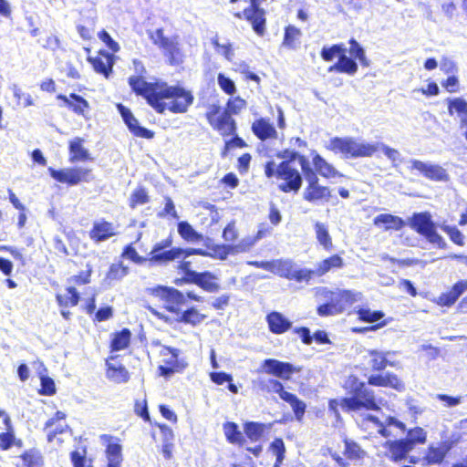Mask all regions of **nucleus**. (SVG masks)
Segmentation results:
<instances>
[{
    "mask_svg": "<svg viewBox=\"0 0 467 467\" xmlns=\"http://www.w3.org/2000/svg\"><path fill=\"white\" fill-rule=\"evenodd\" d=\"M284 401L290 404L296 420H301L306 411V404L300 400L295 394H285Z\"/></svg>",
    "mask_w": 467,
    "mask_h": 467,
    "instance_id": "nucleus-45",
    "label": "nucleus"
},
{
    "mask_svg": "<svg viewBox=\"0 0 467 467\" xmlns=\"http://www.w3.org/2000/svg\"><path fill=\"white\" fill-rule=\"evenodd\" d=\"M277 180L281 181L278 188L283 192H297L303 182L301 173L290 165V161H282L278 164Z\"/></svg>",
    "mask_w": 467,
    "mask_h": 467,
    "instance_id": "nucleus-7",
    "label": "nucleus"
},
{
    "mask_svg": "<svg viewBox=\"0 0 467 467\" xmlns=\"http://www.w3.org/2000/svg\"><path fill=\"white\" fill-rule=\"evenodd\" d=\"M4 423L6 427V432L0 433V448L8 450L14 443L15 436L12 432L11 420L9 416L4 418Z\"/></svg>",
    "mask_w": 467,
    "mask_h": 467,
    "instance_id": "nucleus-49",
    "label": "nucleus"
},
{
    "mask_svg": "<svg viewBox=\"0 0 467 467\" xmlns=\"http://www.w3.org/2000/svg\"><path fill=\"white\" fill-rule=\"evenodd\" d=\"M373 222L376 226L383 225L386 231H399L405 226V222L400 217L389 213L379 214L374 218Z\"/></svg>",
    "mask_w": 467,
    "mask_h": 467,
    "instance_id": "nucleus-25",
    "label": "nucleus"
},
{
    "mask_svg": "<svg viewBox=\"0 0 467 467\" xmlns=\"http://www.w3.org/2000/svg\"><path fill=\"white\" fill-rule=\"evenodd\" d=\"M226 440L230 443L242 444L244 442V437L242 432L238 429V425L234 422L227 421L223 426Z\"/></svg>",
    "mask_w": 467,
    "mask_h": 467,
    "instance_id": "nucleus-39",
    "label": "nucleus"
},
{
    "mask_svg": "<svg viewBox=\"0 0 467 467\" xmlns=\"http://www.w3.org/2000/svg\"><path fill=\"white\" fill-rule=\"evenodd\" d=\"M178 233L186 241L195 243L202 240V235L197 233L187 222L178 223Z\"/></svg>",
    "mask_w": 467,
    "mask_h": 467,
    "instance_id": "nucleus-43",
    "label": "nucleus"
},
{
    "mask_svg": "<svg viewBox=\"0 0 467 467\" xmlns=\"http://www.w3.org/2000/svg\"><path fill=\"white\" fill-rule=\"evenodd\" d=\"M11 89L13 91L15 98H16L18 99V103L20 102V100H23L24 107H28V106L33 105V99H32L30 94L24 93L16 84H14L12 86Z\"/></svg>",
    "mask_w": 467,
    "mask_h": 467,
    "instance_id": "nucleus-61",
    "label": "nucleus"
},
{
    "mask_svg": "<svg viewBox=\"0 0 467 467\" xmlns=\"http://www.w3.org/2000/svg\"><path fill=\"white\" fill-rule=\"evenodd\" d=\"M164 55L168 57L170 64L179 65L182 62V54L179 48L178 43L173 39H170L165 42V45L161 47Z\"/></svg>",
    "mask_w": 467,
    "mask_h": 467,
    "instance_id": "nucleus-31",
    "label": "nucleus"
},
{
    "mask_svg": "<svg viewBox=\"0 0 467 467\" xmlns=\"http://www.w3.org/2000/svg\"><path fill=\"white\" fill-rule=\"evenodd\" d=\"M269 330L274 334H283L292 327V322L289 321L282 313L272 311L266 317Z\"/></svg>",
    "mask_w": 467,
    "mask_h": 467,
    "instance_id": "nucleus-18",
    "label": "nucleus"
},
{
    "mask_svg": "<svg viewBox=\"0 0 467 467\" xmlns=\"http://www.w3.org/2000/svg\"><path fill=\"white\" fill-rule=\"evenodd\" d=\"M303 197L306 201L315 203L328 202L330 198V189L320 184L306 187Z\"/></svg>",
    "mask_w": 467,
    "mask_h": 467,
    "instance_id": "nucleus-21",
    "label": "nucleus"
},
{
    "mask_svg": "<svg viewBox=\"0 0 467 467\" xmlns=\"http://www.w3.org/2000/svg\"><path fill=\"white\" fill-rule=\"evenodd\" d=\"M50 175L56 181L62 183L76 185L81 181H88L89 171L84 168H68L62 170L48 169Z\"/></svg>",
    "mask_w": 467,
    "mask_h": 467,
    "instance_id": "nucleus-11",
    "label": "nucleus"
},
{
    "mask_svg": "<svg viewBox=\"0 0 467 467\" xmlns=\"http://www.w3.org/2000/svg\"><path fill=\"white\" fill-rule=\"evenodd\" d=\"M343 51H347L344 44H335L331 47H324L320 52V56L325 61L329 62L337 56L339 57Z\"/></svg>",
    "mask_w": 467,
    "mask_h": 467,
    "instance_id": "nucleus-52",
    "label": "nucleus"
},
{
    "mask_svg": "<svg viewBox=\"0 0 467 467\" xmlns=\"http://www.w3.org/2000/svg\"><path fill=\"white\" fill-rule=\"evenodd\" d=\"M117 108L130 132L140 138H153L154 133L151 130L140 126L138 119L133 116L132 112L128 108L122 104H118Z\"/></svg>",
    "mask_w": 467,
    "mask_h": 467,
    "instance_id": "nucleus-14",
    "label": "nucleus"
},
{
    "mask_svg": "<svg viewBox=\"0 0 467 467\" xmlns=\"http://www.w3.org/2000/svg\"><path fill=\"white\" fill-rule=\"evenodd\" d=\"M263 370L281 379L288 380L296 372L295 367L288 362H283L274 358H267L262 364Z\"/></svg>",
    "mask_w": 467,
    "mask_h": 467,
    "instance_id": "nucleus-13",
    "label": "nucleus"
},
{
    "mask_svg": "<svg viewBox=\"0 0 467 467\" xmlns=\"http://www.w3.org/2000/svg\"><path fill=\"white\" fill-rule=\"evenodd\" d=\"M349 382L353 396L342 400V409L348 411H358L363 408L371 410H379L373 391L366 387L364 382L357 379H350Z\"/></svg>",
    "mask_w": 467,
    "mask_h": 467,
    "instance_id": "nucleus-2",
    "label": "nucleus"
},
{
    "mask_svg": "<svg viewBox=\"0 0 467 467\" xmlns=\"http://www.w3.org/2000/svg\"><path fill=\"white\" fill-rule=\"evenodd\" d=\"M449 114L452 115L453 112H457L458 115L462 118V116L467 115V102L465 99L462 98H456L449 100L448 107Z\"/></svg>",
    "mask_w": 467,
    "mask_h": 467,
    "instance_id": "nucleus-55",
    "label": "nucleus"
},
{
    "mask_svg": "<svg viewBox=\"0 0 467 467\" xmlns=\"http://www.w3.org/2000/svg\"><path fill=\"white\" fill-rule=\"evenodd\" d=\"M129 84L138 95L144 97L147 102L159 113L166 109L165 102L161 101L162 83H150L144 77H130Z\"/></svg>",
    "mask_w": 467,
    "mask_h": 467,
    "instance_id": "nucleus-3",
    "label": "nucleus"
},
{
    "mask_svg": "<svg viewBox=\"0 0 467 467\" xmlns=\"http://www.w3.org/2000/svg\"><path fill=\"white\" fill-rule=\"evenodd\" d=\"M56 298L60 307L67 308L78 304L79 294L75 287L69 286L66 289L65 294H57Z\"/></svg>",
    "mask_w": 467,
    "mask_h": 467,
    "instance_id": "nucleus-30",
    "label": "nucleus"
},
{
    "mask_svg": "<svg viewBox=\"0 0 467 467\" xmlns=\"http://www.w3.org/2000/svg\"><path fill=\"white\" fill-rule=\"evenodd\" d=\"M82 140L80 138H76L69 143V150L72 154L70 161L74 162L76 161H87L89 159V153L87 149L82 146Z\"/></svg>",
    "mask_w": 467,
    "mask_h": 467,
    "instance_id": "nucleus-36",
    "label": "nucleus"
},
{
    "mask_svg": "<svg viewBox=\"0 0 467 467\" xmlns=\"http://www.w3.org/2000/svg\"><path fill=\"white\" fill-rule=\"evenodd\" d=\"M313 165L321 176L330 179L335 178L337 176H342L339 171H337L333 165L328 163L322 156L319 154H315L313 157Z\"/></svg>",
    "mask_w": 467,
    "mask_h": 467,
    "instance_id": "nucleus-26",
    "label": "nucleus"
},
{
    "mask_svg": "<svg viewBox=\"0 0 467 467\" xmlns=\"http://www.w3.org/2000/svg\"><path fill=\"white\" fill-rule=\"evenodd\" d=\"M245 107V101L240 98L230 99L227 103L224 112L229 114H238Z\"/></svg>",
    "mask_w": 467,
    "mask_h": 467,
    "instance_id": "nucleus-63",
    "label": "nucleus"
},
{
    "mask_svg": "<svg viewBox=\"0 0 467 467\" xmlns=\"http://www.w3.org/2000/svg\"><path fill=\"white\" fill-rule=\"evenodd\" d=\"M101 444L106 446L107 467H120L122 462L121 445L116 442V438L111 435L99 436Z\"/></svg>",
    "mask_w": 467,
    "mask_h": 467,
    "instance_id": "nucleus-12",
    "label": "nucleus"
},
{
    "mask_svg": "<svg viewBox=\"0 0 467 467\" xmlns=\"http://www.w3.org/2000/svg\"><path fill=\"white\" fill-rule=\"evenodd\" d=\"M347 51H343L337 63L328 67V72L346 73L353 76L358 71V63L350 57L346 55Z\"/></svg>",
    "mask_w": 467,
    "mask_h": 467,
    "instance_id": "nucleus-20",
    "label": "nucleus"
},
{
    "mask_svg": "<svg viewBox=\"0 0 467 467\" xmlns=\"http://www.w3.org/2000/svg\"><path fill=\"white\" fill-rule=\"evenodd\" d=\"M412 449L413 448L409 444V441L404 439L389 442V452L391 454V458L395 462L404 459Z\"/></svg>",
    "mask_w": 467,
    "mask_h": 467,
    "instance_id": "nucleus-28",
    "label": "nucleus"
},
{
    "mask_svg": "<svg viewBox=\"0 0 467 467\" xmlns=\"http://www.w3.org/2000/svg\"><path fill=\"white\" fill-rule=\"evenodd\" d=\"M316 296L320 300H330L339 314L355 302L362 299L360 292L346 289L330 290L327 287L316 288Z\"/></svg>",
    "mask_w": 467,
    "mask_h": 467,
    "instance_id": "nucleus-5",
    "label": "nucleus"
},
{
    "mask_svg": "<svg viewBox=\"0 0 467 467\" xmlns=\"http://www.w3.org/2000/svg\"><path fill=\"white\" fill-rule=\"evenodd\" d=\"M326 302L317 306V312L320 317H330L339 315L337 310L335 308L330 300H325Z\"/></svg>",
    "mask_w": 467,
    "mask_h": 467,
    "instance_id": "nucleus-62",
    "label": "nucleus"
},
{
    "mask_svg": "<svg viewBox=\"0 0 467 467\" xmlns=\"http://www.w3.org/2000/svg\"><path fill=\"white\" fill-rule=\"evenodd\" d=\"M448 451L449 448L445 445H440L438 447L431 445L428 448L424 460L427 461L428 464L441 463L444 460Z\"/></svg>",
    "mask_w": 467,
    "mask_h": 467,
    "instance_id": "nucleus-33",
    "label": "nucleus"
},
{
    "mask_svg": "<svg viewBox=\"0 0 467 467\" xmlns=\"http://www.w3.org/2000/svg\"><path fill=\"white\" fill-rule=\"evenodd\" d=\"M326 148L335 153H340L345 158L371 157L378 150H381L394 166L402 161L401 154L396 149L382 142L369 143L353 137H334L327 142Z\"/></svg>",
    "mask_w": 467,
    "mask_h": 467,
    "instance_id": "nucleus-1",
    "label": "nucleus"
},
{
    "mask_svg": "<svg viewBox=\"0 0 467 467\" xmlns=\"http://www.w3.org/2000/svg\"><path fill=\"white\" fill-rule=\"evenodd\" d=\"M368 365L371 367L373 370L380 371L383 370L388 364L393 366V363L389 362L387 359V355L389 353H384L378 350H370Z\"/></svg>",
    "mask_w": 467,
    "mask_h": 467,
    "instance_id": "nucleus-37",
    "label": "nucleus"
},
{
    "mask_svg": "<svg viewBox=\"0 0 467 467\" xmlns=\"http://www.w3.org/2000/svg\"><path fill=\"white\" fill-rule=\"evenodd\" d=\"M68 428L66 422H57L53 427L48 430H44L47 432V441L52 442L57 434L63 433Z\"/></svg>",
    "mask_w": 467,
    "mask_h": 467,
    "instance_id": "nucleus-64",
    "label": "nucleus"
},
{
    "mask_svg": "<svg viewBox=\"0 0 467 467\" xmlns=\"http://www.w3.org/2000/svg\"><path fill=\"white\" fill-rule=\"evenodd\" d=\"M410 169L418 171L420 174L429 180L435 182L449 181V174L444 168L439 164L424 162L419 160H410Z\"/></svg>",
    "mask_w": 467,
    "mask_h": 467,
    "instance_id": "nucleus-8",
    "label": "nucleus"
},
{
    "mask_svg": "<svg viewBox=\"0 0 467 467\" xmlns=\"http://www.w3.org/2000/svg\"><path fill=\"white\" fill-rule=\"evenodd\" d=\"M153 293L155 296L166 301L168 304L167 309L170 312L177 315L180 313L179 306L186 303L185 296L181 291L172 287L158 286L154 288Z\"/></svg>",
    "mask_w": 467,
    "mask_h": 467,
    "instance_id": "nucleus-10",
    "label": "nucleus"
},
{
    "mask_svg": "<svg viewBox=\"0 0 467 467\" xmlns=\"http://www.w3.org/2000/svg\"><path fill=\"white\" fill-rule=\"evenodd\" d=\"M426 438V431L420 427H416L408 431L407 437L404 440L409 441V444H410L411 447L414 448L416 444L425 443Z\"/></svg>",
    "mask_w": 467,
    "mask_h": 467,
    "instance_id": "nucleus-50",
    "label": "nucleus"
},
{
    "mask_svg": "<svg viewBox=\"0 0 467 467\" xmlns=\"http://www.w3.org/2000/svg\"><path fill=\"white\" fill-rule=\"evenodd\" d=\"M212 43L219 54L223 55L228 61L233 60L234 53L230 43L220 44L216 37L212 40Z\"/></svg>",
    "mask_w": 467,
    "mask_h": 467,
    "instance_id": "nucleus-58",
    "label": "nucleus"
},
{
    "mask_svg": "<svg viewBox=\"0 0 467 467\" xmlns=\"http://www.w3.org/2000/svg\"><path fill=\"white\" fill-rule=\"evenodd\" d=\"M181 316L179 320L184 323L192 324L196 326L202 322L204 316L200 314L195 308H190L186 311L179 313Z\"/></svg>",
    "mask_w": 467,
    "mask_h": 467,
    "instance_id": "nucleus-51",
    "label": "nucleus"
},
{
    "mask_svg": "<svg viewBox=\"0 0 467 467\" xmlns=\"http://www.w3.org/2000/svg\"><path fill=\"white\" fill-rule=\"evenodd\" d=\"M259 238H261V232H258L257 236L254 239L251 237L243 239L238 244L233 245V249H234L235 254L246 252Z\"/></svg>",
    "mask_w": 467,
    "mask_h": 467,
    "instance_id": "nucleus-60",
    "label": "nucleus"
},
{
    "mask_svg": "<svg viewBox=\"0 0 467 467\" xmlns=\"http://www.w3.org/2000/svg\"><path fill=\"white\" fill-rule=\"evenodd\" d=\"M410 226L424 236L430 243L437 244L439 248L446 247V243L437 233L431 215L429 213H414L410 219Z\"/></svg>",
    "mask_w": 467,
    "mask_h": 467,
    "instance_id": "nucleus-6",
    "label": "nucleus"
},
{
    "mask_svg": "<svg viewBox=\"0 0 467 467\" xmlns=\"http://www.w3.org/2000/svg\"><path fill=\"white\" fill-rule=\"evenodd\" d=\"M218 85L219 87L228 95H233L236 91L235 84L234 82L226 77L223 73L218 74Z\"/></svg>",
    "mask_w": 467,
    "mask_h": 467,
    "instance_id": "nucleus-59",
    "label": "nucleus"
},
{
    "mask_svg": "<svg viewBox=\"0 0 467 467\" xmlns=\"http://www.w3.org/2000/svg\"><path fill=\"white\" fill-rule=\"evenodd\" d=\"M160 355L162 358V363L168 366L179 367L178 357L180 350L174 348L162 346L160 350Z\"/></svg>",
    "mask_w": 467,
    "mask_h": 467,
    "instance_id": "nucleus-46",
    "label": "nucleus"
},
{
    "mask_svg": "<svg viewBox=\"0 0 467 467\" xmlns=\"http://www.w3.org/2000/svg\"><path fill=\"white\" fill-rule=\"evenodd\" d=\"M215 129L223 136L233 135L236 130L234 119L229 112H223L217 119Z\"/></svg>",
    "mask_w": 467,
    "mask_h": 467,
    "instance_id": "nucleus-27",
    "label": "nucleus"
},
{
    "mask_svg": "<svg viewBox=\"0 0 467 467\" xmlns=\"http://www.w3.org/2000/svg\"><path fill=\"white\" fill-rule=\"evenodd\" d=\"M164 99H171L169 103L165 104L166 109L172 113H185L194 100L192 92L182 87L169 86L166 83H162L161 101Z\"/></svg>",
    "mask_w": 467,
    "mask_h": 467,
    "instance_id": "nucleus-4",
    "label": "nucleus"
},
{
    "mask_svg": "<svg viewBox=\"0 0 467 467\" xmlns=\"http://www.w3.org/2000/svg\"><path fill=\"white\" fill-rule=\"evenodd\" d=\"M88 60L91 63L94 70L97 73L102 74L106 78H109L112 73L114 65V56L109 52L102 51L99 56L96 57H88Z\"/></svg>",
    "mask_w": 467,
    "mask_h": 467,
    "instance_id": "nucleus-17",
    "label": "nucleus"
},
{
    "mask_svg": "<svg viewBox=\"0 0 467 467\" xmlns=\"http://www.w3.org/2000/svg\"><path fill=\"white\" fill-rule=\"evenodd\" d=\"M313 275H316L315 270H311L308 268H300L296 265L294 271V275H292V280L296 281L298 283H309Z\"/></svg>",
    "mask_w": 467,
    "mask_h": 467,
    "instance_id": "nucleus-57",
    "label": "nucleus"
},
{
    "mask_svg": "<svg viewBox=\"0 0 467 467\" xmlns=\"http://www.w3.org/2000/svg\"><path fill=\"white\" fill-rule=\"evenodd\" d=\"M21 463L18 467H42L43 460L37 451L30 450L20 456Z\"/></svg>",
    "mask_w": 467,
    "mask_h": 467,
    "instance_id": "nucleus-41",
    "label": "nucleus"
},
{
    "mask_svg": "<svg viewBox=\"0 0 467 467\" xmlns=\"http://www.w3.org/2000/svg\"><path fill=\"white\" fill-rule=\"evenodd\" d=\"M262 389L266 390L267 392L277 393L280 399L284 400L285 394H288V391H285L283 384L275 379H269L265 381L261 382Z\"/></svg>",
    "mask_w": 467,
    "mask_h": 467,
    "instance_id": "nucleus-53",
    "label": "nucleus"
},
{
    "mask_svg": "<svg viewBox=\"0 0 467 467\" xmlns=\"http://www.w3.org/2000/svg\"><path fill=\"white\" fill-rule=\"evenodd\" d=\"M368 381L370 385L389 387L398 391H402L405 389L403 382L393 373L371 375Z\"/></svg>",
    "mask_w": 467,
    "mask_h": 467,
    "instance_id": "nucleus-19",
    "label": "nucleus"
},
{
    "mask_svg": "<svg viewBox=\"0 0 467 467\" xmlns=\"http://www.w3.org/2000/svg\"><path fill=\"white\" fill-rule=\"evenodd\" d=\"M107 376L109 379L117 383H123L129 380V372L125 367L119 365L116 367L111 363H107Z\"/></svg>",
    "mask_w": 467,
    "mask_h": 467,
    "instance_id": "nucleus-40",
    "label": "nucleus"
},
{
    "mask_svg": "<svg viewBox=\"0 0 467 467\" xmlns=\"http://www.w3.org/2000/svg\"><path fill=\"white\" fill-rule=\"evenodd\" d=\"M367 423H372L376 427H378V432L383 437H389L393 435L391 431V428H396L401 431L402 432L405 431V424L392 416L385 417L384 420H379L378 417L373 416L371 414H366L361 421L362 425Z\"/></svg>",
    "mask_w": 467,
    "mask_h": 467,
    "instance_id": "nucleus-9",
    "label": "nucleus"
},
{
    "mask_svg": "<svg viewBox=\"0 0 467 467\" xmlns=\"http://www.w3.org/2000/svg\"><path fill=\"white\" fill-rule=\"evenodd\" d=\"M357 314L361 321L368 323H375L384 317V313L382 311H372L368 308H359L357 311Z\"/></svg>",
    "mask_w": 467,
    "mask_h": 467,
    "instance_id": "nucleus-54",
    "label": "nucleus"
},
{
    "mask_svg": "<svg viewBox=\"0 0 467 467\" xmlns=\"http://www.w3.org/2000/svg\"><path fill=\"white\" fill-rule=\"evenodd\" d=\"M244 16L252 24L254 32L263 36L265 32V11L258 7V2L256 5H252L248 8L244 10Z\"/></svg>",
    "mask_w": 467,
    "mask_h": 467,
    "instance_id": "nucleus-16",
    "label": "nucleus"
},
{
    "mask_svg": "<svg viewBox=\"0 0 467 467\" xmlns=\"http://www.w3.org/2000/svg\"><path fill=\"white\" fill-rule=\"evenodd\" d=\"M216 276L211 272H202L197 285L210 293L217 292L220 285L214 282Z\"/></svg>",
    "mask_w": 467,
    "mask_h": 467,
    "instance_id": "nucleus-47",
    "label": "nucleus"
},
{
    "mask_svg": "<svg viewBox=\"0 0 467 467\" xmlns=\"http://www.w3.org/2000/svg\"><path fill=\"white\" fill-rule=\"evenodd\" d=\"M345 265L344 260L338 254H333L316 265L315 273L317 276H323L328 272L341 269Z\"/></svg>",
    "mask_w": 467,
    "mask_h": 467,
    "instance_id": "nucleus-22",
    "label": "nucleus"
},
{
    "mask_svg": "<svg viewBox=\"0 0 467 467\" xmlns=\"http://www.w3.org/2000/svg\"><path fill=\"white\" fill-rule=\"evenodd\" d=\"M116 234V228L113 223L105 220L96 221L89 232V237L96 243L108 240Z\"/></svg>",
    "mask_w": 467,
    "mask_h": 467,
    "instance_id": "nucleus-15",
    "label": "nucleus"
},
{
    "mask_svg": "<svg viewBox=\"0 0 467 467\" xmlns=\"http://www.w3.org/2000/svg\"><path fill=\"white\" fill-rule=\"evenodd\" d=\"M467 289V281H460L456 283L451 290L441 296V301L445 306L454 304L460 296Z\"/></svg>",
    "mask_w": 467,
    "mask_h": 467,
    "instance_id": "nucleus-34",
    "label": "nucleus"
},
{
    "mask_svg": "<svg viewBox=\"0 0 467 467\" xmlns=\"http://www.w3.org/2000/svg\"><path fill=\"white\" fill-rule=\"evenodd\" d=\"M131 333L128 328H123L121 331L114 334L111 340V350L119 351L129 347L130 342Z\"/></svg>",
    "mask_w": 467,
    "mask_h": 467,
    "instance_id": "nucleus-38",
    "label": "nucleus"
},
{
    "mask_svg": "<svg viewBox=\"0 0 467 467\" xmlns=\"http://www.w3.org/2000/svg\"><path fill=\"white\" fill-rule=\"evenodd\" d=\"M316 238L320 245L326 251H331L333 249L332 238L329 234L327 226L320 222H317L314 225Z\"/></svg>",
    "mask_w": 467,
    "mask_h": 467,
    "instance_id": "nucleus-29",
    "label": "nucleus"
},
{
    "mask_svg": "<svg viewBox=\"0 0 467 467\" xmlns=\"http://www.w3.org/2000/svg\"><path fill=\"white\" fill-rule=\"evenodd\" d=\"M441 229L454 244L460 246L464 245V236L458 228L451 225H442Z\"/></svg>",
    "mask_w": 467,
    "mask_h": 467,
    "instance_id": "nucleus-56",
    "label": "nucleus"
},
{
    "mask_svg": "<svg viewBox=\"0 0 467 467\" xmlns=\"http://www.w3.org/2000/svg\"><path fill=\"white\" fill-rule=\"evenodd\" d=\"M57 99L63 100L68 108L78 115H85V111L89 108L88 102L84 98L75 93H71L69 97L59 94Z\"/></svg>",
    "mask_w": 467,
    "mask_h": 467,
    "instance_id": "nucleus-23",
    "label": "nucleus"
},
{
    "mask_svg": "<svg viewBox=\"0 0 467 467\" xmlns=\"http://www.w3.org/2000/svg\"><path fill=\"white\" fill-rule=\"evenodd\" d=\"M244 431L252 441H257L263 436L265 425L259 422L249 421L244 424Z\"/></svg>",
    "mask_w": 467,
    "mask_h": 467,
    "instance_id": "nucleus-48",
    "label": "nucleus"
},
{
    "mask_svg": "<svg viewBox=\"0 0 467 467\" xmlns=\"http://www.w3.org/2000/svg\"><path fill=\"white\" fill-rule=\"evenodd\" d=\"M348 43L350 45L348 50L350 57H352L355 61L358 60L362 66L368 67L369 61L366 57L365 50L360 46V44L354 38H351Z\"/></svg>",
    "mask_w": 467,
    "mask_h": 467,
    "instance_id": "nucleus-44",
    "label": "nucleus"
},
{
    "mask_svg": "<svg viewBox=\"0 0 467 467\" xmlns=\"http://www.w3.org/2000/svg\"><path fill=\"white\" fill-rule=\"evenodd\" d=\"M254 134L261 140L276 138L277 132L275 127L265 119H259L252 124Z\"/></svg>",
    "mask_w": 467,
    "mask_h": 467,
    "instance_id": "nucleus-24",
    "label": "nucleus"
},
{
    "mask_svg": "<svg viewBox=\"0 0 467 467\" xmlns=\"http://www.w3.org/2000/svg\"><path fill=\"white\" fill-rule=\"evenodd\" d=\"M183 251L182 248H171L166 251H160L157 253H150V261L154 263L163 264L173 261L182 255Z\"/></svg>",
    "mask_w": 467,
    "mask_h": 467,
    "instance_id": "nucleus-32",
    "label": "nucleus"
},
{
    "mask_svg": "<svg viewBox=\"0 0 467 467\" xmlns=\"http://www.w3.org/2000/svg\"><path fill=\"white\" fill-rule=\"evenodd\" d=\"M296 266V265L289 259L275 260L274 274L279 275L280 277L292 280V275H294Z\"/></svg>",
    "mask_w": 467,
    "mask_h": 467,
    "instance_id": "nucleus-35",
    "label": "nucleus"
},
{
    "mask_svg": "<svg viewBox=\"0 0 467 467\" xmlns=\"http://www.w3.org/2000/svg\"><path fill=\"white\" fill-rule=\"evenodd\" d=\"M301 32L298 28L288 26L285 28L283 46L290 49H296L300 44Z\"/></svg>",
    "mask_w": 467,
    "mask_h": 467,
    "instance_id": "nucleus-42",
    "label": "nucleus"
}]
</instances>
